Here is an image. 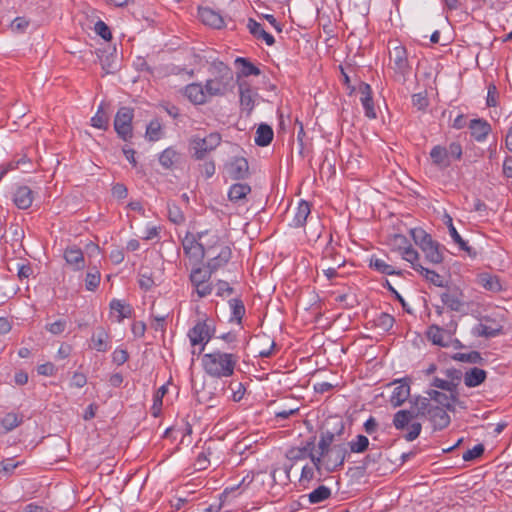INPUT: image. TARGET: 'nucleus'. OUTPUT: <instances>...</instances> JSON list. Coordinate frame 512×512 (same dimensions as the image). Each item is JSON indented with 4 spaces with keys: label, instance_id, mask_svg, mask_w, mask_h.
Listing matches in <instances>:
<instances>
[{
    "label": "nucleus",
    "instance_id": "2eb2a0df",
    "mask_svg": "<svg viewBox=\"0 0 512 512\" xmlns=\"http://www.w3.org/2000/svg\"><path fill=\"white\" fill-rule=\"evenodd\" d=\"M207 257V268L211 269V271L215 273L230 261L232 257V251L228 245H220L216 254H211Z\"/></svg>",
    "mask_w": 512,
    "mask_h": 512
},
{
    "label": "nucleus",
    "instance_id": "09e8293b",
    "mask_svg": "<svg viewBox=\"0 0 512 512\" xmlns=\"http://www.w3.org/2000/svg\"><path fill=\"white\" fill-rule=\"evenodd\" d=\"M177 159L178 153L171 147L165 149L159 156L160 164L166 169H170Z\"/></svg>",
    "mask_w": 512,
    "mask_h": 512
},
{
    "label": "nucleus",
    "instance_id": "ea45409f",
    "mask_svg": "<svg viewBox=\"0 0 512 512\" xmlns=\"http://www.w3.org/2000/svg\"><path fill=\"white\" fill-rule=\"evenodd\" d=\"M420 268H417V272H419L427 281L432 283L433 285L437 287H445L446 283L444 281L443 276L438 274L434 270H430L428 268H425L423 266H419Z\"/></svg>",
    "mask_w": 512,
    "mask_h": 512
},
{
    "label": "nucleus",
    "instance_id": "8fccbe9b",
    "mask_svg": "<svg viewBox=\"0 0 512 512\" xmlns=\"http://www.w3.org/2000/svg\"><path fill=\"white\" fill-rule=\"evenodd\" d=\"M410 234L415 244L418 245L420 248H422L425 245L427 246L428 243L432 240L431 235L428 234L422 228H413L410 230Z\"/></svg>",
    "mask_w": 512,
    "mask_h": 512
},
{
    "label": "nucleus",
    "instance_id": "f257e3e1",
    "mask_svg": "<svg viewBox=\"0 0 512 512\" xmlns=\"http://www.w3.org/2000/svg\"><path fill=\"white\" fill-rule=\"evenodd\" d=\"M238 356L220 350L206 353L202 357V366L206 374L214 378L231 377L238 362Z\"/></svg>",
    "mask_w": 512,
    "mask_h": 512
},
{
    "label": "nucleus",
    "instance_id": "a19ab883",
    "mask_svg": "<svg viewBox=\"0 0 512 512\" xmlns=\"http://www.w3.org/2000/svg\"><path fill=\"white\" fill-rule=\"evenodd\" d=\"M336 436V431H331L329 428L325 430L322 429L318 443L319 452H327L328 449L332 448V443L334 442Z\"/></svg>",
    "mask_w": 512,
    "mask_h": 512
},
{
    "label": "nucleus",
    "instance_id": "ddd939ff",
    "mask_svg": "<svg viewBox=\"0 0 512 512\" xmlns=\"http://www.w3.org/2000/svg\"><path fill=\"white\" fill-rule=\"evenodd\" d=\"M198 239L201 242V245L204 250L205 256H210L211 254H216L220 245H227L218 234L212 231H203L199 232Z\"/></svg>",
    "mask_w": 512,
    "mask_h": 512
},
{
    "label": "nucleus",
    "instance_id": "c756f323",
    "mask_svg": "<svg viewBox=\"0 0 512 512\" xmlns=\"http://www.w3.org/2000/svg\"><path fill=\"white\" fill-rule=\"evenodd\" d=\"M487 377L485 370L473 367L467 370L464 374V383L467 387H476L482 384Z\"/></svg>",
    "mask_w": 512,
    "mask_h": 512
},
{
    "label": "nucleus",
    "instance_id": "f8f14e48",
    "mask_svg": "<svg viewBox=\"0 0 512 512\" xmlns=\"http://www.w3.org/2000/svg\"><path fill=\"white\" fill-rule=\"evenodd\" d=\"M428 399L431 401H435L439 405H441L442 408H446L450 411H454V405L462 406V402L459 400V393H443L437 390H429L426 392Z\"/></svg>",
    "mask_w": 512,
    "mask_h": 512
},
{
    "label": "nucleus",
    "instance_id": "f03ea898",
    "mask_svg": "<svg viewBox=\"0 0 512 512\" xmlns=\"http://www.w3.org/2000/svg\"><path fill=\"white\" fill-rule=\"evenodd\" d=\"M213 78L206 81L205 90L210 96H222L233 86V71L221 61H214L210 68Z\"/></svg>",
    "mask_w": 512,
    "mask_h": 512
},
{
    "label": "nucleus",
    "instance_id": "4c0bfd02",
    "mask_svg": "<svg viewBox=\"0 0 512 512\" xmlns=\"http://www.w3.org/2000/svg\"><path fill=\"white\" fill-rule=\"evenodd\" d=\"M370 267L375 269L381 274L386 275H402L401 270H396L392 265L387 264L384 260L371 257L370 259Z\"/></svg>",
    "mask_w": 512,
    "mask_h": 512
},
{
    "label": "nucleus",
    "instance_id": "774afa93",
    "mask_svg": "<svg viewBox=\"0 0 512 512\" xmlns=\"http://www.w3.org/2000/svg\"><path fill=\"white\" fill-rule=\"evenodd\" d=\"M484 445L483 444H477L472 449L467 450L462 458L464 461H472L478 457H480L484 453Z\"/></svg>",
    "mask_w": 512,
    "mask_h": 512
},
{
    "label": "nucleus",
    "instance_id": "338daca9",
    "mask_svg": "<svg viewBox=\"0 0 512 512\" xmlns=\"http://www.w3.org/2000/svg\"><path fill=\"white\" fill-rule=\"evenodd\" d=\"M67 321L65 319H59L53 323L46 324L45 328L53 335H59L66 329Z\"/></svg>",
    "mask_w": 512,
    "mask_h": 512
},
{
    "label": "nucleus",
    "instance_id": "6e6552de",
    "mask_svg": "<svg viewBox=\"0 0 512 512\" xmlns=\"http://www.w3.org/2000/svg\"><path fill=\"white\" fill-rule=\"evenodd\" d=\"M390 67L394 72L405 78L410 73V65L407 56V50L402 45H397L389 53Z\"/></svg>",
    "mask_w": 512,
    "mask_h": 512
},
{
    "label": "nucleus",
    "instance_id": "603ef678",
    "mask_svg": "<svg viewBox=\"0 0 512 512\" xmlns=\"http://www.w3.org/2000/svg\"><path fill=\"white\" fill-rule=\"evenodd\" d=\"M395 319L388 313H381L375 320V326L384 332H388L394 325Z\"/></svg>",
    "mask_w": 512,
    "mask_h": 512
},
{
    "label": "nucleus",
    "instance_id": "a878e982",
    "mask_svg": "<svg viewBox=\"0 0 512 512\" xmlns=\"http://www.w3.org/2000/svg\"><path fill=\"white\" fill-rule=\"evenodd\" d=\"M430 158L432 163L440 169H446L451 164L447 148L441 145H436L431 149Z\"/></svg>",
    "mask_w": 512,
    "mask_h": 512
},
{
    "label": "nucleus",
    "instance_id": "aec40b11",
    "mask_svg": "<svg viewBox=\"0 0 512 512\" xmlns=\"http://www.w3.org/2000/svg\"><path fill=\"white\" fill-rule=\"evenodd\" d=\"M444 224L447 226L451 238L459 246V249L467 252L470 256L475 257L477 255L476 251L473 250L472 247L468 246L462 239L454 227L452 217L449 214L444 215Z\"/></svg>",
    "mask_w": 512,
    "mask_h": 512
},
{
    "label": "nucleus",
    "instance_id": "79ce46f5",
    "mask_svg": "<svg viewBox=\"0 0 512 512\" xmlns=\"http://www.w3.org/2000/svg\"><path fill=\"white\" fill-rule=\"evenodd\" d=\"M331 496V490L325 485H320L309 493L308 499L311 504H318Z\"/></svg>",
    "mask_w": 512,
    "mask_h": 512
},
{
    "label": "nucleus",
    "instance_id": "3c124183",
    "mask_svg": "<svg viewBox=\"0 0 512 512\" xmlns=\"http://www.w3.org/2000/svg\"><path fill=\"white\" fill-rule=\"evenodd\" d=\"M350 452L363 453L368 449L369 440L364 435H357L356 439L348 443Z\"/></svg>",
    "mask_w": 512,
    "mask_h": 512
},
{
    "label": "nucleus",
    "instance_id": "69168bd1",
    "mask_svg": "<svg viewBox=\"0 0 512 512\" xmlns=\"http://www.w3.org/2000/svg\"><path fill=\"white\" fill-rule=\"evenodd\" d=\"M443 373H444L446 379L449 382H452L454 384L455 391H458L457 387L460 384V381L462 379V376H463L462 372L459 369L450 368V369H446Z\"/></svg>",
    "mask_w": 512,
    "mask_h": 512
},
{
    "label": "nucleus",
    "instance_id": "e433bc0d",
    "mask_svg": "<svg viewBox=\"0 0 512 512\" xmlns=\"http://www.w3.org/2000/svg\"><path fill=\"white\" fill-rule=\"evenodd\" d=\"M213 273L214 272L207 267L202 268L199 265H193L189 278L192 285L200 284L209 281Z\"/></svg>",
    "mask_w": 512,
    "mask_h": 512
},
{
    "label": "nucleus",
    "instance_id": "2f4dec72",
    "mask_svg": "<svg viewBox=\"0 0 512 512\" xmlns=\"http://www.w3.org/2000/svg\"><path fill=\"white\" fill-rule=\"evenodd\" d=\"M416 410L414 403L412 404L411 410H399L393 419V425L397 430H402L407 427L412 419L416 418Z\"/></svg>",
    "mask_w": 512,
    "mask_h": 512
},
{
    "label": "nucleus",
    "instance_id": "0e129e2a",
    "mask_svg": "<svg viewBox=\"0 0 512 512\" xmlns=\"http://www.w3.org/2000/svg\"><path fill=\"white\" fill-rule=\"evenodd\" d=\"M100 63L104 74L114 73L117 69L115 64V57L113 55H106L104 57H100Z\"/></svg>",
    "mask_w": 512,
    "mask_h": 512
},
{
    "label": "nucleus",
    "instance_id": "7ed1b4c3",
    "mask_svg": "<svg viewBox=\"0 0 512 512\" xmlns=\"http://www.w3.org/2000/svg\"><path fill=\"white\" fill-rule=\"evenodd\" d=\"M416 416H426L433 425L434 430H442L450 424V416L439 406H433L430 399L418 396L414 399Z\"/></svg>",
    "mask_w": 512,
    "mask_h": 512
},
{
    "label": "nucleus",
    "instance_id": "72a5a7b5",
    "mask_svg": "<svg viewBox=\"0 0 512 512\" xmlns=\"http://www.w3.org/2000/svg\"><path fill=\"white\" fill-rule=\"evenodd\" d=\"M109 334L103 327H98L91 337L92 348L98 352L108 350Z\"/></svg>",
    "mask_w": 512,
    "mask_h": 512
},
{
    "label": "nucleus",
    "instance_id": "7c9ffc66",
    "mask_svg": "<svg viewBox=\"0 0 512 512\" xmlns=\"http://www.w3.org/2000/svg\"><path fill=\"white\" fill-rule=\"evenodd\" d=\"M421 250L425 254V258L428 262L432 264H440L443 262V254L440 251V245L437 241L432 239L428 245L423 246Z\"/></svg>",
    "mask_w": 512,
    "mask_h": 512
},
{
    "label": "nucleus",
    "instance_id": "a211bd4d",
    "mask_svg": "<svg viewBox=\"0 0 512 512\" xmlns=\"http://www.w3.org/2000/svg\"><path fill=\"white\" fill-rule=\"evenodd\" d=\"M359 92L361 94L360 101L365 110V116L369 119L377 117L376 110L372 99V89L369 84L361 83L359 85Z\"/></svg>",
    "mask_w": 512,
    "mask_h": 512
},
{
    "label": "nucleus",
    "instance_id": "bb28decb",
    "mask_svg": "<svg viewBox=\"0 0 512 512\" xmlns=\"http://www.w3.org/2000/svg\"><path fill=\"white\" fill-rule=\"evenodd\" d=\"M64 258L67 264L73 266L75 270L83 269L85 266L83 252L76 246L67 248L64 252Z\"/></svg>",
    "mask_w": 512,
    "mask_h": 512
},
{
    "label": "nucleus",
    "instance_id": "6e6d98bb",
    "mask_svg": "<svg viewBox=\"0 0 512 512\" xmlns=\"http://www.w3.org/2000/svg\"><path fill=\"white\" fill-rule=\"evenodd\" d=\"M402 258L410 262L412 264L413 269L416 271L417 268H420L419 266H422L417 262L419 260L418 252L411 245L403 247Z\"/></svg>",
    "mask_w": 512,
    "mask_h": 512
},
{
    "label": "nucleus",
    "instance_id": "c03bdc74",
    "mask_svg": "<svg viewBox=\"0 0 512 512\" xmlns=\"http://www.w3.org/2000/svg\"><path fill=\"white\" fill-rule=\"evenodd\" d=\"M235 63L241 65L240 73L244 77L251 75L258 76L261 73L260 69L246 58L238 57L236 58Z\"/></svg>",
    "mask_w": 512,
    "mask_h": 512
},
{
    "label": "nucleus",
    "instance_id": "de8ad7c7",
    "mask_svg": "<svg viewBox=\"0 0 512 512\" xmlns=\"http://www.w3.org/2000/svg\"><path fill=\"white\" fill-rule=\"evenodd\" d=\"M323 260H331L333 262V266L336 267H341L345 263V260L331 244H328L323 250Z\"/></svg>",
    "mask_w": 512,
    "mask_h": 512
},
{
    "label": "nucleus",
    "instance_id": "c9c22d12",
    "mask_svg": "<svg viewBox=\"0 0 512 512\" xmlns=\"http://www.w3.org/2000/svg\"><path fill=\"white\" fill-rule=\"evenodd\" d=\"M273 129L268 124H260L256 131L255 143L260 147L268 146L273 139Z\"/></svg>",
    "mask_w": 512,
    "mask_h": 512
},
{
    "label": "nucleus",
    "instance_id": "c85d7f7f",
    "mask_svg": "<svg viewBox=\"0 0 512 512\" xmlns=\"http://www.w3.org/2000/svg\"><path fill=\"white\" fill-rule=\"evenodd\" d=\"M477 282L484 289L490 292H500L502 290V285L500 279L496 275H492L490 273H481L478 275Z\"/></svg>",
    "mask_w": 512,
    "mask_h": 512
},
{
    "label": "nucleus",
    "instance_id": "49530a36",
    "mask_svg": "<svg viewBox=\"0 0 512 512\" xmlns=\"http://www.w3.org/2000/svg\"><path fill=\"white\" fill-rule=\"evenodd\" d=\"M162 124L159 119H153L146 128V137L149 141H157L161 138Z\"/></svg>",
    "mask_w": 512,
    "mask_h": 512
},
{
    "label": "nucleus",
    "instance_id": "680f3d73",
    "mask_svg": "<svg viewBox=\"0 0 512 512\" xmlns=\"http://www.w3.org/2000/svg\"><path fill=\"white\" fill-rule=\"evenodd\" d=\"M166 393L167 387L165 385H162L155 393L152 406L154 416H157L159 414L162 406V399Z\"/></svg>",
    "mask_w": 512,
    "mask_h": 512
},
{
    "label": "nucleus",
    "instance_id": "393cba45",
    "mask_svg": "<svg viewBox=\"0 0 512 512\" xmlns=\"http://www.w3.org/2000/svg\"><path fill=\"white\" fill-rule=\"evenodd\" d=\"M33 199V191L28 186H20L14 193L13 202L19 209H28Z\"/></svg>",
    "mask_w": 512,
    "mask_h": 512
},
{
    "label": "nucleus",
    "instance_id": "39448f33",
    "mask_svg": "<svg viewBox=\"0 0 512 512\" xmlns=\"http://www.w3.org/2000/svg\"><path fill=\"white\" fill-rule=\"evenodd\" d=\"M348 450L345 444H335L327 452H319L320 466L323 464L327 471L333 472L342 467Z\"/></svg>",
    "mask_w": 512,
    "mask_h": 512
},
{
    "label": "nucleus",
    "instance_id": "1a4fd4ad",
    "mask_svg": "<svg viewBox=\"0 0 512 512\" xmlns=\"http://www.w3.org/2000/svg\"><path fill=\"white\" fill-rule=\"evenodd\" d=\"M215 328L206 321H199L188 332V337L192 346L202 344L201 351L204 350L205 345L213 337Z\"/></svg>",
    "mask_w": 512,
    "mask_h": 512
},
{
    "label": "nucleus",
    "instance_id": "4be33fe9",
    "mask_svg": "<svg viewBox=\"0 0 512 512\" xmlns=\"http://www.w3.org/2000/svg\"><path fill=\"white\" fill-rule=\"evenodd\" d=\"M469 129L472 137L476 141L482 142L491 132V125L484 119H472L469 123Z\"/></svg>",
    "mask_w": 512,
    "mask_h": 512
},
{
    "label": "nucleus",
    "instance_id": "b1692460",
    "mask_svg": "<svg viewBox=\"0 0 512 512\" xmlns=\"http://www.w3.org/2000/svg\"><path fill=\"white\" fill-rule=\"evenodd\" d=\"M247 28L254 38L265 41L268 46H272L275 43L274 37L270 33L266 32L263 29L262 24L257 22L255 19H248Z\"/></svg>",
    "mask_w": 512,
    "mask_h": 512
},
{
    "label": "nucleus",
    "instance_id": "412c9836",
    "mask_svg": "<svg viewBox=\"0 0 512 512\" xmlns=\"http://www.w3.org/2000/svg\"><path fill=\"white\" fill-rule=\"evenodd\" d=\"M399 385L396 386L390 397V403L393 407L401 406L410 396V385L403 379L396 381Z\"/></svg>",
    "mask_w": 512,
    "mask_h": 512
},
{
    "label": "nucleus",
    "instance_id": "a18cd8bd",
    "mask_svg": "<svg viewBox=\"0 0 512 512\" xmlns=\"http://www.w3.org/2000/svg\"><path fill=\"white\" fill-rule=\"evenodd\" d=\"M229 306L232 311L231 320H236L237 323H241L242 318L245 314V306L241 299L233 298L229 300Z\"/></svg>",
    "mask_w": 512,
    "mask_h": 512
},
{
    "label": "nucleus",
    "instance_id": "473e14b6",
    "mask_svg": "<svg viewBox=\"0 0 512 512\" xmlns=\"http://www.w3.org/2000/svg\"><path fill=\"white\" fill-rule=\"evenodd\" d=\"M251 193L250 185L246 183L233 184L228 191V198L231 202L238 203L246 199Z\"/></svg>",
    "mask_w": 512,
    "mask_h": 512
},
{
    "label": "nucleus",
    "instance_id": "0eeeda50",
    "mask_svg": "<svg viewBox=\"0 0 512 512\" xmlns=\"http://www.w3.org/2000/svg\"><path fill=\"white\" fill-rule=\"evenodd\" d=\"M183 252L193 265H200L205 257L198 234L187 232L182 239Z\"/></svg>",
    "mask_w": 512,
    "mask_h": 512
},
{
    "label": "nucleus",
    "instance_id": "052dcab7",
    "mask_svg": "<svg viewBox=\"0 0 512 512\" xmlns=\"http://www.w3.org/2000/svg\"><path fill=\"white\" fill-rule=\"evenodd\" d=\"M454 359L466 363H481L483 358L478 351H471L468 353H456Z\"/></svg>",
    "mask_w": 512,
    "mask_h": 512
},
{
    "label": "nucleus",
    "instance_id": "20e7f679",
    "mask_svg": "<svg viewBox=\"0 0 512 512\" xmlns=\"http://www.w3.org/2000/svg\"><path fill=\"white\" fill-rule=\"evenodd\" d=\"M221 143V136L218 133H210L204 138L194 136L189 141V151L196 160H202L207 153L216 149Z\"/></svg>",
    "mask_w": 512,
    "mask_h": 512
},
{
    "label": "nucleus",
    "instance_id": "f704fd0d",
    "mask_svg": "<svg viewBox=\"0 0 512 512\" xmlns=\"http://www.w3.org/2000/svg\"><path fill=\"white\" fill-rule=\"evenodd\" d=\"M206 93L200 84H189L185 88V95L194 104H203L206 101Z\"/></svg>",
    "mask_w": 512,
    "mask_h": 512
},
{
    "label": "nucleus",
    "instance_id": "9b49d317",
    "mask_svg": "<svg viewBox=\"0 0 512 512\" xmlns=\"http://www.w3.org/2000/svg\"><path fill=\"white\" fill-rule=\"evenodd\" d=\"M227 175L233 180H244L249 177V164L244 157H234L225 166Z\"/></svg>",
    "mask_w": 512,
    "mask_h": 512
},
{
    "label": "nucleus",
    "instance_id": "dca6fc26",
    "mask_svg": "<svg viewBox=\"0 0 512 512\" xmlns=\"http://www.w3.org/2000/svg\"><path fill=\"white\" fill-rule=\"evenodd\" d=\"M486 323H479L473 328V335L478 337L491 338L502 333L503 327L491 318H484Z\"/></svg>",
    "mask_w": 512,
    "mask_h": 512
},
{
    "label": "nucleus",
    "instance_id": "4d7b16f0",
    "mask_svg": "<svg viewBox=\"0 0 512 512\" xmlns=\"http://www.w3.org/2000/svg\"><path fill=\"white\" fill-rule=\"evenodd\" d=\"M22 422V417L16 413H8L1 419V424L5 431H11Z\"/></svg>",
    "mask_w": 512,
    "mask_h": 512
},
{
    "label": "nucleus",
    "instance_id": "bf43d9fd",
    "mask_svg": "<svg viewBox=\"0 0 512 512\" xmlns=\"http://www.w3.org/2000/svg\"><path fill=\"white\" fill-rule=\"evenodd\" d=\"M100 278V272L96 268L88 271L85 278L86 289L89 291H94L100 283Z\"/></svg>",
    "mask_w": 512,
    "mask_h": 512
},
{
    "label": "nucleus",
    "instance_id": "37998d69",
    "mask_svg": "<svg viewBox=\"0 0 512 512\" xmlns=\"http://www.w3.org/2000/svg\"><path fill=\"white\" fill-rule=\"evenodd\" d=\"M167 209H168V219L172 223H174L176 225H181L185 222L186 218H185L183 211L174 202H168Z\"/></svg>",
    "mask_w": 512,
    "mask_h": 512
},
{
    "label": "nucleus",
    "instance_id": "423d86ee",
    "mask_svg": "<svg viewBox=\"0 0 512 512\" xmlns=\"http://www.w3.org/2000/svg\"><path fill=\"white\" fill-rule=\"evenodd\" d=\"M134 117V110L131 107H120L114 118V129L124 141H128L133 136L132 120Z\"/></svg>",
    "mask_w": 512,
    "mask_h": 512
},
{
    "label": "nucleus",
    "instance_id": "5fc2aeb1",
    "mask_svg": "<svg viewBox=\"0 0 512 512\" xmlns=\"http://www.w3.org/2000/svg\"><path fill=\"white\" fill-rule=\"evenodd\" d=\"M92 126L106 130L109 124V117L104 112L102 105L99 106L96 114L91 119Z\"/></svg>",
    "mask_w": 512,
    "mask_h": 512
},
{
    "label": "nucleus",
    "instance_id": "58836bf2",
    "mask_svg": "<svg viewBox=\"0 0 512 512\" xmlns=\"http://www.w3.org/2000/svg\"><path fill=\"white\" fill-rule=\"evenodd\" d=\"M110 309L118 313L117 321L122 322L125 318H130L132 315V308L130 305L123 303L121 300L113 299L110 302Z\"/></svg>",
    "mask_w": 512,
    "mask_h": 512
},
{
    "label": "nucleus",
    "instance_id": "cd10ccee",
    "mask_svg": "<svg viewBox=\"0 0 512 512\" xmlns=\"http://www.w3.org/2000/svg\"><path fill=\"white\" fill-rule=\"evenodd\" d=\"M310 213L311 209L309 203L304 200H301L298 204V207L296 208V212L293 216V219L289 223V226L293 228L302 227L305 224Z\"/></svg>",
    "mask_w": 512,
    "mask_h": 512
},
{
    "label": "nucleus",
    "instance_id": "5701e85b",
    "mask_svg": "<svg viewBox=\"0 0 512 512\" xmlns=\"http://www.w3.org/2000/svg\"><path fill=\"white\" fill-rule=\"evenodd\" d=\"M428 339L435 345L447 347L449 346L451 335L438 325H431L427 331Z\"/></svg>",
    "mask_w": 512,
    "mask_h": 512
},
{
    "label": "nucleus",
    "instance_id": "4468645a",
    "mask_svg": "<svg viewBox=\"0 0 512 512\" xmlns=\"http://www.w3.org/2000/svg\"><path fill=\"white\" fill-rule=\"evenodd\" d=\"M239 94H240V109L242 113H245L246 116H250L254 106H255V96L256 93H253L251 86L246 82H239Z\"/></svg>",
    "mask_w": 512,
    "mask_h": 512
},
{
    "label": "nucleus",
    "instance_id": "6ab92c4d",
    "mask_svg": "<svg viewBox=\"0 0 512 512\" xmlns=\"http://www.w3.org/2000/svg\"><path fill=\"white\" fill-rule=\"evenodd\" d=\"M198 16L203 24L212 28L220 29L224 26V20L222 16L211 8H199Z\"/></svg>",
    "mask_w": 512,
    "mask_h": 512
},
{
    "label": "nucleus",
    "instance_id": "864d4df0",
    "mask_svg": "<svg viewBox=\"0 0 512 512\" xmlns=\"http://www.w3.org/2000/svg\"><path fill=\"white\" fill-rule=\"evenodd\" d=\"M139 286L142 290L148 291L154 285L152 273L149 268H141L139 271Z\"/></svg>",
    "mask_w": 512,
    "mask_h": 512
},
{
    "label": "nucleus",
    "instance_id": "9d476101",
    "mask_svg": "<svg viewBox=\"0 0 512 512\" xmlns=\"http://www.w3.org/2000/svg\"><path fill=\"white\" fill-rule=\"evenodd\" d=\"M314 447V441H308L306 445L302 447L290 448L286 453V457L292 461L302 460L309 457L314 466L320 470V457H316V455L313 453Z\"/></svg>",
    "mask_w": 512,
    "mask_h": 512
},
{
    "label": "nucleus",
    "instance_id": "f3484780",
    "mask_svg": "<svg viewBox=\"0 0 512 512\" xmlns=\"http://www.w3.org/2000/svg\"><path fill=\"white\" fill-rule=\"evenodd\" d=\"M440 297L443 304L446 305L450 310L456 312L463 310V294L457 288L448 289L446 292H443Z\"/></svg>",
    "mask_w": 512,
    "mask_h": 512
},
{
    "label": "nucleus",
    "instance_id": "e2e57ef3",
    "mask_svg": "<svg viewBox=\"0 0 512 512\" xmlns=\"http://www.w3.org/2000/svg\"><path fill=\"white\" fill-rule=\"evenodd\" d=\"M431 386L435 387V388H438V389H441L443 391H447L449 393H456L457 392L454 389V384L452 382H449L446 378L445 379H442V378H439V377L433 378V380L431 382Z\"/></svg>",
    "mask_w": 512,
    "mask_h": 512
},
{
    "label": "nucleus",
    "instance_id": "13d9d810",
    "mask_svg": "<svg viewBox=\"0 0 512 512\" xmlns=\"http://www.w3.org/2000/svg\"><path fill=\"white\" fill-rule=\"evenodd\" d=\"M327 428L331 429V431H336L337 436H340L343 434L345 424L339 417H330L325 421L322 429L325 430Z\"/></svg>",
    "mask_w": 512,
    "mask_h": 512
}]
</instances>
